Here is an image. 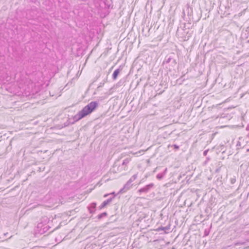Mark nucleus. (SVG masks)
<instances>
[{"label": "nucleus", "mask_w": 249, "mask_h": 249, "mask_svg": "<svg viewBox=\"0 0 249 249\" xmlns=\"http://www.w3.org/2000/svg\"><path fill=\"white\" fill-rule=\"evenodd\" d=\"M235 181H236V179L235 178H231V184L234 183Z\"/></svg>", "instance_id": "obj_20"}, {"label": "nucleus", "mask_w": 249, "mask_h": 249, "mask_svg": "<svg viewBox=\"0 0 249 249\" xmlns=\"http://www.w3.org/2000/svg\"><path fill=\"white\" fill-rule=\"evenodd\" d=\"M130 161V159L128 158L125 159L122 163V166H126Z\"/></svg>", "instance_id": "obj_13"}, {"label": "nucleus", "mask_w": 249, "mask_h": 249, "mask_svg": "<svg viewBox=\"0 0 249 249\" xmlns=\"http://www.w3.org/2000/svg\"><path fill=\"white\" fill-rule=\"evenodd\" d=\"M96 203L95 202L91 203L88 207V209L90 213H94L96 211Z\"/></svg>", "instance_id": "obj_8"}, {"label": "nucleus", "mask_w": 249, "mask_h": 249, "mask_svg": "<svg viewBox=\"0 0 249 249\" xmlns=\"http://www.w3.org/2000/svg\"><path fill=\"white\" fill-rule=\"evenodd\" d=\"M246 129L249 130V125H248L247 127H246Z\"/></svg>", "instance_id": "obj_23"}, {"label": "nucleus", "mask_w": 249, "mask_h": 249, "mask_svg": "<svg viewBox=\"0 0 249 249\" xmlns=\"http://www.w3.org/2000/svg\"><path fill=\"white\" fill-rule=\"evenodd\" d=\"M154 187V184L153 183H151L144 187L139 189L138 192L140 193H147L149 191L150 189L153 188Z\"/></svg>", "instance_id": "obj_4"}, {"label": "nucleus", "mask_w": 249, "mask_h": 249, "mask_svg": "<svg viewBox=\"0 0 249 249\" xmlns=\"http://www.w3.org/2000/svg\"><path fill=\"white\" fill-rule=\"evenodd\" d=\"M69 7L70 4L66 0H63V2L59 6V7L62 10H67Z\"/></svg>", "instance_id": "obj_7"}, {"label": "nucleus", "mask_w": 249, "mask_h": 249, "mask_svg": "<svg viewBox=\"0 0 249 249\" xmlns=\"http://www.w3.org/2000/svg\"><path fill=\"white\" fill-rule=\"evenodd\" d=\"M209 231H207L206 230H205V231H204L205 236H207L209 235Z\"/></svg>", "instance_id": "obj_19"}, {"label": "nucleus", "mask_w": 249, "mask_h": 249, "mask_svg": "<svg viewBox=\"0 0 249 249\" xmlns=\"http://www.w3.org/2000/svg\"><path fill=\"white\" fill-rule=\"evenodd\" d=\"M169 229H170V227H169L166 226V227H161L159 229V230H163V231H165V230H169Z\"/></svg>", "instance_id": "obj_16"}, {"label": "nucleus", "mask_w": 249, "mask_h": 249, "mask_svg": "<svg viewBox=\"0 0 249 249\" xmlns=\"http://www.w3.org/2000/svg\"><path fill=\"white\" fill-rule=\"evenodd\" d=\"M120 71H121V70L119 69H116V70H115L114 71V72H113V73L112 74V79H113V80H115L117 79L119 74L120 72Z\"/></svg>", "instance_id": "obj_9"}, {"label": "nucleus", "mask_w": 249, "mask_h": 249, "mask_svg": "<svg viewBox=\"0 0 249 249\" xmlns=\"http://www.w3.org/2000/svg\"><path fill=\"white\" fill-rule=\"evenodd\" d=\"M208 152V150H205V151H204V152H203V155H204V156H206V155H207V154Z\"/></svg>", "instance_id": "obj_21"}, {"label": "nucleus", "mask_w": 249, "mask_h": 249, "mask_svg": "<svg viewBox=\"0 0 249 249\" xmlns=\"http://www.w3.org/2000/svg\"><path fill=\"white\" fill-rule=\"evenodd\" d=\"M220 167H219V168H217V169H216L215 172H219V171H220Z\"/></svg>", "instance_id": "obj_22"}, {"label": "nucleus", "mask_w": 249, "mask_h": 249, "mask_svg": "<svg viewBox=\"0 0 249 249\" xmlns=\"http://www.w3.org/2000/svg\"><path fill=\"white\" fill-rule=\"evenodd\" d=\"M114 197V196L113 197H111V198H110L107 199V200H107V201H108V204H109V203L111 202V201H112V199H113Z\"/></svg>", "instance_id": "obj_18"}, {"label": "nucleus", "mask_w": 249, "mask_h": 249, "mask_svg": "<svg viewBox=\"0 0 249 249\" xmlns=\"http://www.w3.org/2000/svg\"><path fill=\"white\" fill-rule=\"evenodd\" d=\"M37 228L40 229L39 230V232L40 234H43L47 232L49 229L50 227L46 224L44 225L42 223H39L37 224Z\"/></svg>", "instance_id": "obj_3"}, {"label": "nucleus", "mask_w": 249, "mask_h": 249, "mask_svg": "<svg viewBox=\"0 0 249 249\" xmlns=\"http://www.w3.org/2000/svg\"><path fill=\"white\" fill-rule=\"evenodd\" d=\"M7 234H8V232L5 233H4V235L6 236V235H7Z\"/></svg>", "instance_id": "obj_24"}, {"label": "nucleus", "mask_w": 249, "mask_h": 249, "mask_svg": "<svg viewBox=\"0 0 249 249\" xmlns=\"http://www.w3.org/2000/svg\"><path fill=\"white\" fill-rule=\"evenodd\" d=\"M42 4L46 10L49 12H55L57 10V5L55 0H42Z\"/></svg>", "instance_id": "obj_2"}, {"label": "nucleus", "mask_w": 249, "mask_h": 249, "mask_svg": "<svg viewBox=\"0 0 249 249\" xmlns=\"http://www.w3.org/2000/svg\"><path fill=\"white\" fill-rule=\"evenodd\" d=\"M173 146H174V149L176 150H178L179 149V146H178L177 144H174Z\"/></svg>", "instance_id": "obj_17"}, {"label": "nucleus", "mask_w": 249, "mask_h": 249, "mask_svg": "<svg viewBox=\"0 0 249 249\" xmlns=\"http://www.w3.org/2000/svg\"><path fill=\"white\" fill-rule=\"evenodd\" d=\"M107 195H105L104 196V197H106Z\"/></svg>", "instance_id": "obj_25"}, {"label": "nucleus", "mask_w": 249, "mask_h": 249, "mask_svg": "<svg viewBox=\"0 0 249 249\" xmlns=\"http://www.w3.org/2000/svg\"><path fill=\"white\" fill-rule=\"evenodd\" d=\"M245 243H246V242L245 241L237 242L234 243V246H239V245H244L245 244Z\"/></svg>", "instance_id": "obj_15"}, {"label": "nucleus", "mask_w": 249, "mask_h": 249, "mask_svg": "<svg viewBox=\"0 0 249 249\" xmlns=\"http://www.w3.org/2000/svg\"><path fill=\"white\" fill-rule=\"evenodd\" d=\"M108 204V201H104L102 204L99 207V209H102Z\"/></svg>", "instance_id": "obj_12"}, {"label": "nucleus", "mask_w": 249, "mask_h": 249, "mask_svg": "<svg viewBox=\"0 0 249 249\" xmlns=\"http://www.w3.org/2000/svg\"><path fill=\"white\" fill-rule=\"evenodd\" d=\"M247 151L249 152V149H247Z\"/></svg>", "instance_id": "obj_26"}, {"label": "nucleus", "mask_w": 249, "mask_h": 249, "mask_svg": "<svg viewBox=\"0 0 249 249\" xmlns=\"http://www.w3.org/2000/svg\"><path fill=\"white\" fill-rule=\"evenodd\" d=\"M170 63H171L172 67H174L177 64L175 59H173L171 56L167 55L163 62V64H168Z\"/></svg>", "instance_id": "obj_5"}, {"label": "nucleus", "mask_w": 249, "mask_h": 249, "mask_svg": "<svg viewBox=\"0 0 249 249\" xmlns=\"http://www.w3.org/2000/svg\"><path fill=\"white\" fill-rule=\"evenodd\" d=\"M132 185L133 184L132 183L128 181L124 185V188L120 190V192L122 193L126 192L132 186Z\"/></svg>", "instance_id": "obj_6"}, {"label": "nucleus", "mask_w": 249, "mask_h": 249, "mask_svg": "<svg viewBox=\"0 0 249 249\" xmlns=\"http://www.w3.org/2000/svg\"><path fill=\"white\" fill-rule=\"evenodd\" d=\"M107 216V213L106 212H104L103 213H101L100 214H99L98 216H97V219L98 220H100L102 218H103L104 217H106Z\"/></svg>", "instance_id": "obj_11"}, {"label": "nucleus", "mask_w": 249, "mask_h": 249, "mask_svg": "<svg viewBox=\"0 0 249 249\" xmlns=\"http://www.w3.org/2000/svg\"><path fill=\"white\" fill-rule=\"evenodd\" d=\"M137 178V174H135L131 177V178L128 180V181L132 183Z\"/></svg>", "instance_id": "obj_14"}, {"label": "nucleus", "mask_w": 249, "mask_h": 249, "mask_svg": "<svg viewBox=\"0 0 249 249\" xmlns=\"http://www.w3.org/2000/svg\"><path fill=\"white\" fill-rule=\"evenodd\" d=\"M98 105V103L96 101H92L89 103L73 117L74 121L75 122L78 121L91 113L97 107Z\"/></svg>", "instance_id": "obj_1"}, {"label": "nucleus", "mask_w": 249, "mask_h": 249, "mask_svg": "<svg viewBox=\"0 0 249 249\" xmlns=\"http://www.w3.org/2000/svg\"><path fill=\"white\" fill-rule=\"evenodd\" d=\"M166 171H167V168H166L164 170V171L163 173L158 174L156 176L157 178H158L159 180L162 179L163 178V177L164 176V175H165Z\"/></svg>", "instance_id": "obj_10"}]
</instances>
